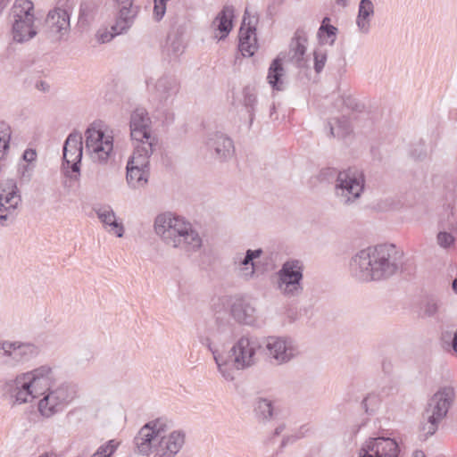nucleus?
Listing matches in <instances>:
<instances>
[{"instance_id":"1","label":"nucleus","mask_w":457,"mask_h":457,"mask_svg":"<svg viewBox=\"0 0 457 457\" xmlns=\"http://www.w3.org/2000/svg\"><path fill=\"white\" fill-rule=\"evenodd\" d=\"M4 395L12 406L37 402L41 417L51 419L62 413L79 397L78 386L69 381H57L55 372L49 365H42L18 374L3 385Z\"/></svg>"},{"instance_id":"2","label":"nucleus","mask_w":457,"mask_h":457,"mask_svg":"<svg viewBox=\"0 0 457 457\" xmlns=\"http://www.w3.org/2000/svg\"><path fill=\"white\" fill-rule=\"evenodd\" d=\"M403 258V252L395 245H378L356 253L350 262V269L353 276L361 281L385 279L402 268Z\"/></svg>"},{"instance_id":"3","label":"nucleus","mask_w":457,"mask_h":457,"mask_svg":"<svg viewBox=\"0 0 457 457\" xmlns=\"http://www.w3.org/2000/svg\"><path fill=\"white\" fill-rule=\"evenodd\" d=\"M154 230L165 245L188 255L203 246V238L193 224L171 212H162L155 217Z\"/></svg>"},{"instance_id":"4","label":"nucleus","mask_w":457,"mask_h":457,"mask_svg":"<svg viewBox=\"0 0 457 457\" xmlns=\"http://www.w3.org/2000/svg\"><path fill=\"white\" fill-rule=\"evenodd\" d=\"M233 334V325L229 321L223 322L220 318H217L213 327L197 328L199 342L212 353L217 370L223 378H230L231 364L228 361V353L221 352L220 347L224 346Z\"/></svg>"},{"instance_id":"5","label":"nucleus","mask_w":457,"mask_h":457,"mask_svg":"<svg viewBox=\"0 0 457 457\" xmlns=\"http://www.w3.org/2000/svg\"><path fill=\"white\" fill-rule=\"evenodd\" d=\"M455 399V390L452 386H442L428 400L423 414L426 421L421 429L426 437L432 436L438 428V424L447 415Z\"/></svg>"},{"instance_id":"6","label":"nucleus","mask_w":457,"mask_h":457,"mask_svg":"<svg viewBox=\"0 0 457 457\" xmlns=\"http://www.w3.org/2000/svg\"><path fill=\"white\" fill-rule=\"evenodd\" d=\"M261 348L262 345L257 337L251 336L240 337L228 353V361L231 364L230 378L224 379L233 381L237 370L254 366L259 360L258 353Z\"/></svg>"},{"instance_id":"7","label":"nucleus","mask_w":457,"mask_h":457,"mask_svg":"<svg viewBox=\"0 0 457 457\" xmlns=\"http://www.w3.org/2000/svg\"><path fill=\"white\" fill-rule=\"evenodd\" d=\"M303 264L299 260L285 262L276 273V288L287 299H297L304 292Z\"/></svg>"},{"instance_id":"8","label":"nucleus","mask_w":457,"mask_h":457,"mask_svg":"<svg viewBox=\"0 0 457 457\" xmlns=\"http://www.w3.org/2000/svg\"><path fill=\"white\" fill-rule=\"evenodd\" d=\"M365 187L362 170L348 168L337 173L334 185V194L339 204L351 205L360 199Z\"/></svg>"},{"instance_id":"9","label":"nucleus","mask_w":457,"mask_h":457,"mask_svg":"<svg viewBox=\"0 0 457 457\" xmlns=\"http://www.w3.org/2000/svg\"><path fill=\"white\" fill-rule=\"evenodd\" d=\"M12 36L16 43H25L37 34L34 25V4L30 0H15L12 8Z\"/></svg>"},{"instance_id":"10","label":"nucleus","mask_w":457,"mask_h":457,"mask_svg":"<svg viewBox=\"0 0 457 457\" xmlns=\"http://www.w3.org/2000/svg\"><path fill=\"white\" fill-rule=\"evenodd\" d=\"M85 150L93 162L105 164L113 150V137L93 122L85 131Z\"/></svg>"},{"instance_id":"11","label":"nucleus","mask_w":457,"mask_h":457,"mask_svg":"<svg viewBox=\"0 0 457 457\" xmlns=\"http://www.w3.org/2000/svg\"><path fill=\"white\" fill-rule=\"evenodd\" d=\"M130 137L134 149L145 148L154 150L156 138L152 134V120L144 107L135 108L129 117Z\"/></svg>"},{"instance_id":"12","label":"nucleus","mask_w":457,"mask_h":457,"mask_svg":"<svg viewBox=\"0 0 457 457\" xmlns=\"http://www.w3.org/2000/svg\"><path fill=\"white\" fill-rule=\"evenodd\" d=\"M21 195L14 179H8L0 182V225H12L19 214Z\"/></svg>"},{"instance_id":"13","label":"nucleus","mask_w":457,"mask_h":457,"mask_svg":"<svg viewBox=\"0 0 457 457\" xmlns=\"http://www.w3.org/2000/svg\"><path fill=\"white\" fill-rule=\"evenodd\" d=\"M154 150L145 148L134 149L127 163L126 180L132 189L145 187L148 183L150 175L149 159Z\"/></svg>"},{"instance_id":"14","label":"nucleus","mask_w":457,"mask_h":457,"mask_svg":"<svg viewBox=\"0 0 457 457\" xmlns=\"http://www.w3.org/2000/svg\"><path fill=\"white\" fill-rule=\"evenodd\" d=\"M264 351L270 361L276 365L287 364L300 353L297 344L291 337L277 336L265 339Z\"/></svg>"},{"instance_id":"15","label":"nucleus","mask_w":457,"mask_h":457,"mask_svg":"<svg viewBox=\"0 0 457 457\" xmlns=\"http://www.w3.org/2000/svg\"><path fill=\"white\" fill-rule=\"evenodd\" d=\"M169 422L164 419H156L144 425L134 438L138 453L142 455H155V448L162 432H167Z\"/></svg>"},{"instance_id":"16","label":"nucleus","mask_w":457,"mask_h":457,"mask_svg":"<svg viewBox=\"0 0 457 457\" xmlns=\"http://www.w3.org/2000/svg\"><path fill=\"white\" fill-rule=\"evenodd\" d=\"M146 84L150 96L158 108L171 105L180 89L177 78L168 74L161 76L154 83L152 79L147 80Z\"/></svg>"},{"instance_id":"17","label":"nucleus","mask_w":457,"mask_h":457,"mask_svg":"<svg viewBox=\"0 0 457 457\" xmlns=\"http://www.w3.org/2000/svg\"><path fill=\"white\" fill-rule=\"evenodd\" d=\"M2 352L1 363L8 367H16L35 358L39 349L32 343L4 340Z\"/></svg>"},{"instance_id":"18","label":"nucleus","mask_w":457,"mask_h":457,"mask_svg":"<svg viewBox=\"0 0 457 457\" xmlns=\"http://www.w3.org/2000/svg\"><path fill=\"white\" fill-rule=\"evenodd\" d=\"M83 137L80 132L73 131L66 138L63 145L64 168H71L76 173L71 176L77 180L80 174V162L83 154Z\"/></svg>"},{"instance_id":"19","label":"nucleus","mask_w":457,"mask_h":457,"mask_svg":"<svg viewBox=\"0 0 457 457\" xmlns=\"http://www.w3.org/2000/svg\"><path fill=\"white\" fill-rule=\"evenodd\" d=\"M398 444L389 437L370 438L359 452V457H398Z\"/></svg>"},{"instance_id":"20","label":"nucleus","mask_w":457,"mask_h":457,"mask_svg":"<svg viewBox=\"0 0 457 457\" xmlns=\"http://www.w3.org/2000/svg\"><path fill=\"white\" fill-rule=\"evenodd\" d=\"M46 33L52 40H61L70 31V13L62 8L50 11L46 19Z\"/></svg>"},{"instance_id":"21","label":"nucleus","mask_w":457,"mask_h":457,"mask_svg":"<svg viewBox=\"0 0 457 457\" xmlns=\"http://www.w3.org/2000/svg\"><path fill=\"white\" fill-rule=\"evenodd\" d=\"M113 2L117 13L112 29L116 33H123L132 26L137 13V7L134 5V0H113Z\"/></svg>"},{"instance_id":"22","label":"nucleus","mask_w":457,"mask_h":457,"mask_svg":"<svg viewBox=\"0 0 457 457\" xmlns=\"http://www.w3.org/2000/svg\"><path fill=\"white\" fill-rule=\"evenodd\" d=\"M262 254V250L261 248L255 250L248 249L245 255L240 253H237L233 257V264L237 275L245 280L252 279L256 270L254 260L261 257Z\"/></svg>"},{"instance_id":"23","label":"nucleus","mask_w":457,"mask_h":457,"mask_svg":"<svg viewBox=\"0 0 457 457\" xmlns=\"http://www.w3.org/2000/svg\"><path fill=\"white\" fill-rule=\"evenodd\" d=\"M206 145L213 151L216 157L225 161L231 158L235 152L233 141L221 132H214L209 135Z\"/></svg>"},{"instance_id":"24","label":"nucleus","mask_w":457,"mask_h":457,"mask_svg":"<svg viewBox=\"0 0 457 457\" xmlns=\"http://www.w3.org/2000/svg\"><path fill=\"white\" fill-rule=\"evenodd\" d=\"M234 12L233 6L225 5L212 21V26L214 29V37L216 39L222 40L229 34L233 27Z\"/></svg>"},{"instance_id":"25","label":"nucleus","mask_w":457,"mask_h":457,"mask_svg":"<svg viewBox=\"0 0 457 457\" xmlns=\"http://www.w3.org/2000/svg\"><path fill=\"white\" fill-rule=\"evenodd\" d=\"M234 12L233 6L225 5L212 21V26L214 29V37L216 39L222 40L229 34L233 27Z\"/></svg>"},{"instance_id":"26","label":"nucleus","mask_w":457,"mask_h":457,"mask_svg":"<svg viewBox=\"0 0 457 457\" xmlns=\"http://www.w3.org/2000/svg\"><path fill=\"white\" fill-rule=\"evenodd\" d=\"M96 213L100 221L104 224V228L118 237L124 235V226L119 221L114 211L109 205H104L96 209Z\"/></svg>"},{"instance_id":"27","label":"nucleus","mask_w":457,"mask_h":457,"mask_svg":"<svg viewBox=\"0 0 457 457\" xmlns=\"http://www.w3.org/2000/svg\"><path fill=\"white\" fill-rule=\"evenodd\" d=\"M231 315L239 323L253 325L256 320V308L245 299H237L231 305Z\"/></svg>"},{"instance_id":"28","label":"nucleus","mask_w":457,"mask_h":457,"mask_svg":"<svg viewBox=\"0 0 457 457\" xmlns=\"http://www.w3.org/2000/svg\"><path fill=\"white\" fill-rule=\"evenodd\" d=\"M307 37L303 30H297L290 43L289 54L291 61L297 67H305L306 60L304 54L306 52Z\"/></svg>"},{"instance_id":"29","label":"nucleus","mask_w":457,"mask_h":457,"mask_svg":"<svg viewBox=\"0 0 457 457\" xmlns=\"http://www.w3.org/2000/svg\"><path fill=\"white\" fill-rule=\"evenodd\" d=\"M249 27L244 29L240 28L239 30V51L244 56H253L257 50V38L255 33V28L248 23Z\"/></svg>"},{"instance_id":"30","label":"nucleus","mask_w":457,"mask_h":457,"mask_svg":"<svg viewBox=\"0 0 457 457\" xmlns=\"http://www.w3.org/2000/svg\"><path fill=\"white\" fill-rule=\"evenodd\" d=\"M253 412L260 422H268L277 416L278 411L272 400L259 397L254 401Z\"/></svg>"},{"instance_id":"31","label":"nucleus","mask_w":457,"mask_h":457,"mask_svg":"<svg viewBox=\"0 0 457 457\" xmlns=\"http://www.w3.org/2000/svg\"><path fill=\"white\" fill-rule=\"evenodd\" d=\"M374 15V5L370 0H361L359 4L356 25L360 32L367 34L370 29V19Z\"/></svg>"},{"instance_id":"32","label":"nucleus","mask_w":457,"mask_h":457,"mask_svg":"<svg viewBox=\"0 0 457 457\" xmlns=\"http://www.w3.org/2000/svg\"><path fill=\"white\" fill-rule=\"evenodd\" d=\"M284 75V69L282 66L281 59L279 57H277L273 60L271 62L269 71L267 79L269 84L277 90H282L283 88V82L281 80L282 76Z\"/></svg>"},{"instance_id":"33","label":"nucleus","mask_w":457,"mask_h":457,"mask_svg":"<svg viewBox=\"0 0 457 457\" xmlns=\"http://www.w3.org/2000/svg\"><path fill=\"white\" fill-rule=\"evenodd\" d=\"M242 103L248 113L249 127H251L254 120L255 105L257 103L256 94L253 88L249 87L244 88Z\"/></svg>"},{"instance_id":"34","label":"nucleus","mask_w":457,"mask_h":457,"mask_svg":"<svg viewBox=\"0 0 457 457\" xmlns=\"http://www.w3.org/2000/svg\"><path fill=\"white\" fill-rule=\"evenodd\" d=\"M329 127L333 137H345L352 131L350 121L345 117L334 119L333 122H329Z\"/></svg>"},{"instance_id":"35","label":"nucleus","mask_w":457,"mask_h":457,"mask_svg":"<svg viewBox=\"0 0 457 457\" xmlns=\"http://www.w3.org/2000/svg\"><path fill=\"white\" fill-rule=\"evenodd\" d=\"M330 19L328 17H325L321 22V26L319 29L318 36L321 40H323V37L326 35L327 39L326 43L329 45H333L336 40L337 29L329 24Z\"/></svg>"},{"instance_id":"36","label":"nucleus","mask_w":457,"mask_h":457,"mask_svg":"<svg viewBox=\"0 0 457 457\" xmlns=\"http://www.w3.org/2000/svg\"><path fill=\"white\" fill-rule=\"evenodd\" d=\"M11 135V127L7 123L0 121V160L4 158L9 149Z\"/></svg>"},{"instance_id":"37","label":"nucleus","mask_w":457,"mask_h":457,"mask_svg":"<svg viewBox=\"0 0 457 457\" xmlns=\"http://www.w3.org/2000/svg\"><path fill=\"white\" fill-rule=\"evenodd\" d=\"M119 446V442L110 440L101 445L91 457H112Z\"/></svg>"},{"instance_id":"38","label":"nucleus","mask_w":457,"mask_h":457,"mask_svg":"<svg viewBox=\"0 0 457 457\" xmlns=\"http://www.w3.org/2000/svg\"><path fill=\"white\" fill-rule=\"evenodd\" d=\"M101 3V0H86L80 5V15L87 18L92 17L100 6Z\"/></svg>"},{"instance_id":"39","label":"nucleus","mask_w":457,"mask_h":457,"mask_svg":"<svg viewBox=\"0 0 457 457\" xmlns=\"http://www.w3.org/2000/svg\"><path fill=\"white\" fill-rule=\"evenodd\" d=\"M436 242L440 247L445 249L453 245L455 237L450 232L439 231L436 236Z\"/></svg>"},{"instance_id":"40","label":"nucleus","mask_w":457,"mask_h":457,"mask_svg":"<svg viewBox=\"0 0 457 457\" xmlns=\"http://www.w3.org/2000/svg\"><path fill=\"white\" fill-rule=\"evenodd\" d=\"M314 57V70L317 73H320L327 62V53L322 49H316L313 52Z\"/></svg>"},{"instance_id":"41","label":"nucleus","mask_w":457,"mask_h":457,"mask_svg":"<svg viewBox=\"0 0 457 457\" xmlns=\"http://www.w3.org/2000/svg\"><path fill=\"white\" fill-rule=\"evenodd\" d=\"M168 0H154V19L160 21L166 12V2Z\"/></svg>"},{"instance_id":"42","label":"nucleus","mask_w":457,"mask_h":457,"mask_svg":"<svg viewBox=\"0 0 457 457\" xmlns=\"http://www.w3.org/2000/svg\"><path fill=\"white\" fill-rule=\"evenodd\" d=\"M120 33H116L112 27L111 28V31L104 29H99L96 34V38L99 44H104L111 41L116 35H120Z\"/></svg>"},{"instance_id":"43","label":"nucleus","mask_w":457,"mask_h":457,"mask_svg":"<svg viewBox=\"0 0 457 457\" xmlns=\"http://www.w3.org/2000/svg\"><path fill=\"white\" fill-rule=\"evenodd\" d=\"M440 303L436 300L430 299L428 300L424 305V313L429 317L435 316L439 309H440Z\"/></svg>"},{"instance_id":"44","label":"nucleus","mask_w":457,"mask_h":457,"mask_svg":"<svg viewBox=\"0 0 457 457\" xmlns=\"http://www.w3.org/2000/svg\"><path fill=\"white\" fill-rule=\"evenodd\" d=\"M35 157H36V153L32 150H26L23 154V158L28 162L33 161L35 159Z\"/></svg>"},{"instance_id":"45","label":"nucleus","mask_w":457,"mask_h":457,"mask_svg":"<svg viewBox=\"0 0 457 457\" xmlns=\"http://www.w3.org/2000/svg\"><path fill=\"white\" fill-rule=\"evenodd\" d=\"M36 87L38 89V90H42V91H47L49 89V86L47 83H46L45 81H38L36 83Z\"/></svg>"},{"instance_id":"46","label":"nucleus","mask_w":457,"mask_h":457,"mask_svg":"<svg viewBox=\"0 0 457 457\" xmlns=\"http://www.w3.org/2000/svg\"><path fill=\"white\" fill-rule=\"evenodd\" d=\"M99 174H100V170H99L97 168H93V169H91V170L87 172V178H88L90 180H93V179H94V176H96V177H97Z\"/></svg>"},{"instance_id":"47","label":"nucleus","mask_w":457,"mask_h":457,"mask_svg":"<svg viewBox=\"0 0 457 457\" xmlns=\"http://www.w3.org/2000/svg\"><path fill=\"white\" fill-rule=\"evenodd\" d=\"M452 346H453L454 353L457 354V330L454 333Z\"/></svg>"},{"instance_id":"48","label":"nucleus","mask_w":457,"mask_h":457,"mask_svg":"<svg viewBox=\"0 0 457 457\" xmlns=\"http://www.w3.org/2000/svg\"><path fill=\"white\" fill-rule=\"evenodd\" d=\"M285 430V425H279L274 430L275 436H279L283 431Z\"/></svg>"},{"instance_id":"49","label":"nucleus","mask_w":457,"mask_h":457,"mask_svg":"<svg viewBox=\"0 0 457 457\" xmlns=\"http://www.w3.org/2000/svg\"><path fill=\"white\" fill-rule=\"evenodd\" d=\"M295 440V438L294 436H288L287 438H284L281 445L282 446H285L288 442H294Z\"/></svg>"},{"instance_id":"50","label":"nucleus","mask_w":457,"mask_h":457,"mask_svg":"<svg viewBox=\"0 0 457 457\" xmlns=\"http://www.w3.org/2000/svg\"><path fill=\"white\" fill-rule=\"evenodd\" d=\"M336 3L343 7L346 6L348 0H336Z\"/></svg>"},{"instance_id":"51","label":"nucleus","mask_w":457,"mask_h":457,"mask_svg":"<svg viewBox=\"0 0 457 457\" xmlns=\"http://www.w3.org/2000/svg\"><path fill=\"white\" fill-rule=\"evenodd\" d=\"M38 457H55V454L53 453H44L40 454Z\"/></svg>"},{"instance_id":"52","label":"nucleus","mask_w":457,"mask_h":457,"mask_svg":"<svg viewBox=\"0 0 457 457\" xmlns=\"http://www.w3.org/2000/svg\"><path fill=\"white\" fill-rule=\"evenodd\" d=\"M413 457H425V454L422 451H416L413 454Z\"/></svg>"},{"instance_id":"53","label":"nucleus","mask_w":457,"mask_h":457,"mask_svg":"<svg viewBox=\"0 0 457 457\" xmlns=\"http://www.w3.org/2000/svg\"><path fill=\"white\" fill-rule=\"evenodd\" d=\"M453 289L457 294V278L453 281Z\"/></svg>"},{"instance_id":"54","label":"nucleus","mask_w":457,"mask_h":457,"mask_svg":"<svg viewBox=\"0 0 457 457\" xmlns=\"http://www.w3.org/2000/svg\"><path fill=\"white\" fill-rule=\"evenodd\" d=\"M2 345H3V341L0 340V351H2Z\"/></svg>"}]
</instances>
